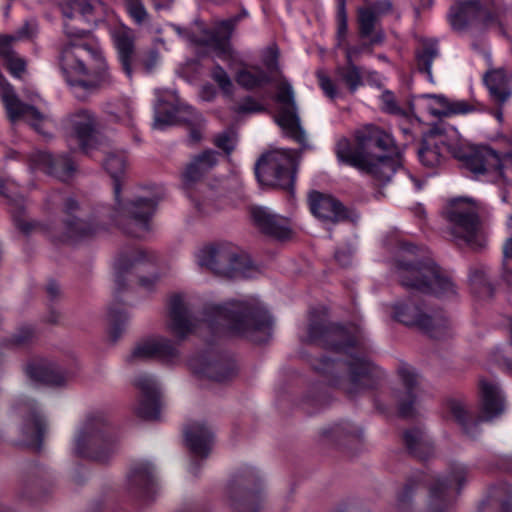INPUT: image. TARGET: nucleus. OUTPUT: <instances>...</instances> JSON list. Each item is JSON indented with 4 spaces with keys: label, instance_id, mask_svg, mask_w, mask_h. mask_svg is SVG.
Instances as JSON below:
<instances>
[{
    "label": "nucleus",
    "instance_id": "obj_55",
    "mask_svg": "<svg viewBox=\"0 0 512 512\" xmlns=\"http://www.w3.org/2000/svg\"><path fill=\"white\" fill-rule=\"evenodd\" d=\"M470 281L475 287L483 290V293H486L487 296L492 295L491 285L489 284L486 278V274L483 270L476 269L472 271L470 274Z\"/></svg>",
    "mask_w": 512,
    "mask_h": 512
},
{
    "label": "nucleus",
    "instance_id": "obj_42",
    "mask_svg": "<svg viewBox=\"0 0 512 512\" xmlns=\"http://www.w3.org/2000/svg\"><path fill=\"white\" fill-rule=\"evenodd\" d=\"M440 145L447 149L448 145H445L443 141L436 136H430L422 142L418 150V157L424 166L435 167L441 162L442 148Z\"/></svg>",
    "mask_w": 512,
    "mask_h": 512
},
{
    "label": "nucleus",
    "instance_id": "obj_63",
    "mask_svg": "<svg viewBox=\"0 0 512 512\" xmlns=\"http://www.w3.org/2000/svg\"><path fill=\"white\" fill-rule=\"evenodd\" d=\"M215 144L217 147L223 149L226 152L233 150L232 138L227 134H221L216 137Z\"/></svg>",
    "mask_w": 512,
    "mask_h": 512
},
{
    "label": "nucleus",
    "instance_id": "obj_29",
    "mask_svg": "<svg viewBox=\"0 0 512 512\" xmlns=\"http://www.w3.org/2000/svg\"><path fill=\"white\" fill-rule=\"evenodd\" d=\"M21 410L25 413L21 429L23 441L28 446L39 448L47 429L45 418L40 414L34 402L24 404Z\"/></svg>",
    "mask_w": 512,
    "mask_h": 512
},
{
    "label": "nucleus",
    "instance_id": "obj_13",
    "mask_svg": "<svg viewBox=\"0 0 512 512\" xmlns=\"http://www.w3.org/2000/svg\"><path fill=\"white\" fill-rule=\"evenodd\" d=\"M469 474L470 469L465 464L451 463L447 475L436 477L429 486L427 512H449L453 491L461 489Z\"/></svg>",
    "mask_w": 512,
    "mask_h": 512
},
{
    "label": "nucleus",
    "instance_id": "obj_15",
    "mask_svg": "<svg viewBox=\"0 0 512 512\" xmlns=\"http://www.w3.org/2000/svg\"><path fill=\"white\" fill-rule=\"evenodd\" d=\"M157 262V256L152 252H147L138 248H127L122 250L114 264L115 283L120 290L125 286L124 279L127 274L135 273L139 277V284L150 289L158 280V276L153 274L151 277H142L140 273L150 271Z\"/></svg>",
    "mask_w": 512,
    "mask_h": 512
},
{
    "label": "nucleus",
    "instance_id": "obj_26",
    "mask_svg": "<svg viewBox=\"0 0 512 512\" xmlns=\"http://www.w3.org/2000/svg\"><path fill=\"white\" fill-rule=\"evenodd\" d=\"M309 206L313 215L324 222L338 223L348 218L344 206L330 195L311 192Z\"/></svg>",
    "mask_w": 512,
    "mask_h": 512
},
{
    "label": "nucleus",
    "instance_id": "obj_31",
    "mask_svg": "<svg viewBox=\"0 0 512 512\" xmlns=\"http://www.w3.org/2000/svg\"><path fill=\"white\" fill-rule=\"evenodd\" d=\"M251 213L255 225L264 234L281 240L289 237L290 229L286 219L280 218L262 207L253 208Z\"/></svg>",
    "mask_w": 512,
    "mask_h": 512
},
{
    "label": "nucleus",
    "instance_id": "obj_3",
    "mask_svg": "<svg viewBox=\"0 0 512 512\" xmlns=\"http://www.w3.org/2000/svg\"><path fill=\"white\" fill-rule=\"evenodd\" d=\"M67 41L60 47L59 68L75 90L94 92L111 83L103 53L90 33L76 25L73 14L62 9Z\"/></svg>",
    "mask_w": 512,
    "mask_h": 512
},
{
    "label": "nucleus",
    "instance_id": "obj_12",
    "mask_svg": "<svg viewBox=\"0 0 512 512\" xmlns=\"http://www.w3.org/2000/svg\"><path fill=\"white\" fill-rule=\"evenodd\" d=\"M185 123L189 126V138L197 143L202 138L204 126L203 117L195 112L190 106H178L164 101L157 91V101L154 106L153 128L163 130L169 126Z\"/></svg>",
    "mask_w": 512,
    "mask_h": 512
},
{
    "label": "nucleus",
    "instance_id": "obj_48",
    "mask_svg": "<svg viewBox=\"0 0 512 512\" xmlns=\"http://www.w3.org/2000/svg\"><path fill=\"white\" fill-rule=\"evenodd\" d=\"M415 486V482L409 480L398 493L395 504L398 512H412V495Z\"/></svg>",
    "mask_w": 512,
    "mask_h": 512
},
{
    "label": "nucleus",
    "instance_id": "obj_47",
    "mask_svg": "<svg viewBox=\"0 0 512 512\" xmlns=\"http://www.w3.org/2000/svg\"><path fill=\"white\" fill-rule=\"evenodd\" d=\"M493 504L499 506V512H512V487L506 483L493 486L489 490Z\"/></svg>",
    "mask_w": 512,
    "mask_h": 512
},
{
    "label": "nucleus",
    "instance_id": "obj_45",
    "mask_svg": "<svg viewBox=\"0 0 512 512\" xmlns=\"http://www.w3.org/2000/svg\"><path fill=\"white\" fill-rule=\"evenodd\" d=\"M427 329L420 327L424 333L434 339H444L452 335V326L449 319L442 313L428 315Z\"/></svg>",
    "mask_w": 512,
    "mask_h": 512
},
{
    "label": "nucleus",
    "instance_id": "obj_53",
    "mask_svg": "<svg viewBox=\"0 0 512 512\" xmlns=\"http://www.w3.org/2000/svg\"><path fill=\"white\" fill-rule=\"evenodd\" d=\"M318 83L324 94L330 98L335 99L339 95V89L334 81L322 70L316 73Z\"/></svg>",
    "mask_w": 512,
    "mask_h": 512
},
{
    "label": "nucleus",
    "instance_id": "obj_18",
    "mask_svg": "<svg viewBox=\"0 0 512 512\" xmlns=\"http://www.w3.org/2000/svg\"><path fill=\"white\" fill-rule=\"evenodd\" d=\"M134 386L139 391L136 415L142 419H156L162 406L160 384L154 376L142 373L135 377Z\"/></svg>",
    "mask_w": 512,
    "mask_h": 512
},
{
    "label": "nucleus",
    "instance_id": "obj_2",
    "mask_svg": "<svg viewBox=\"0 0 512 512\" xmlns=\"http://www.w3.org/2000/svg\"><path fill=\"white\" fill-rule=\"evenodd\" d=\"M272 320L267 310L256 300L229 301L224 305L207 304L196 313L184 295H173L169 303L167 327L179 340L196 333L202 326H221L235 335L253 342H265L270 336Z\"/></svg>",
    "mask_w": 512,
    "mask_h": 512
},
{
    "label": "nucleus",
    "instance_id": "obj_50",
    "mask_svg": "<svg viewBox=\"0 0 512 512\" xmlns=\"http://www.w3.org/2000/svg\"><path fill=\"white\" fill-rule=\"evenodd\" d=\"M251 482L252 480L250 478H239L238 480L235 481V483L229 486L228 494L231 498H234L237 488L239 486H243V493L245 496L244 510H248V512H257V509L249 507V501H251L255 497V494L249 489V485Z\"/></svg>",
    "mask_w": 512,
    "mask_h": 512
},
{
    "label": "nucleus",
    "instance_id": "obj_39",
    "mask_svg": "<svg viewBox=\"0 0 512 512\" xmlns=\"http://www.w3.org/2000/svg\"><path fill=\"white\" fill-rule=\"evenodd\" d=\"M393 310L394 318L407 326H416L419 329L420 327H424L427 329V321L431 320L428 314L424 313L422 309L411 300L396 303Z\"/></svg>",
    "mask_w": 512,
    "mask_h": 512
},
{
    "label": "nucleus",
    "instance_id": "obj_58",
    "mask_svg": "<svg viewBox=\"0 0 512 512\" xmlns=\"http://www.w3.org/2000/svg\"><path fill=\"white\" fill-rule=\"evenodd\" d=\"M198 23H202L201 21L199 20H196L189 28H181L179 26H173L174 29L177 31V33L182 36L184 39H186L187 41L193 43V44H196V45H210V43H206V42H198L196 41L194 38V35H199L200 34V30L196 27V25Z\"/></svg>",
    "mask_w": 512,
    "mask_h": 512
},
{
    "label": "nucleus",
    "instance_id": "obj_4",
    "mask_svg": "<svg viewBox=\"0 0 512 512\" xmlns=\"http://www.w3.org/2000/svg\"><path fill=\"white\" fill-rule=\"evenodd\" d=\"M355 138V147L347 139L337 142L338 160L367 174L379 185L390 182L396 171L402 167L400 155L391 157L385 154L393 145L392 137L381 128L370 124L358 129Z\"/></svg>",
    "mask_w": 512,
    "mask_h": 512
},
{
    "label": "nucleus",
    "instance_id": "obj_17",
    "mask_svg": "<svg viewBox=\"0 0 512 512\" xmlns=\"http://www.w3.org/2000/svg\"><path fill=\"white\" fill-rule=\"evenodd\" d=\"M242 18L243 15L238 14L228 19L214 20L212 29L207 28L204 23H198L196 27L200 30V34L194 35L193 39L198 42L210 43L211 46L216 48L217 55L220 58H229L231 56L229 40L236 25Z\"/></svg>",
    "mask_w": 512,
    "mask_h": 512
},
{
    "label": "nucleus",
    "instance_id": "obj_41",
    "mask_svg": "<svg viewBox=\"0 0 512 512\" xmlns=\"http://www.w3.org/2000/svg\"><path fill=\"white\" fill-rule=\"evenodd\" d=\"M403 439L409 451L418 458L425 459L433 452L431 440L419 428L405 431Z\"/></svg>",
    "mask_w": 512,
    "mask_h": 512
},
{
    "label": "nucleus",
    "instance_id": "obj_25",
    "mask_svg": "<svg viewBox=\"0 0 512 512\" xmlns=\"http://www.w3.org/2000/svg\"><path fill=\"white\" fill-rule=\"evenodd\" d=\"M31 169H39L61 181L68 180L75 171L74 162L65 155L52 156L51 154L36 150L29 156Z\"/></svg>",
    "mask_w": 512,
    "mask_h": 512
},
{
    "label": "nucleus",
    "instance_id": "obj_59",
    "mask_svg": "<svg viewBox=\"0 0 512 512\" xmlns=\"http://www.w3.org/2000/svg\"><path fill=\"white\" fill-rule=\"evenodd\" d=\"M366 8H371L377 18L389 14L392 11L393 5L390 0H377L364 5Z\"/></svg>",
    "mask_w": 512,
    "mask_h": 512
},
{
    "label": "nucleus",
    "instance_id": "obj_5",
    "mask_svg": "<svg viewBox=\"0 0 512 512\" xmlns=\"http://www.w3.org/2000/svg\"><path fill=\"white\" fill-rule=\"evenodd\" d=\"M104 166L113 179L115 208L110 215L111 221L127 235L137 238L145 236L151 229V219L161 196L139 195L123 200L120 179L125 171L126 157L123 154H110Z\"/></svg>",
    "mask_w": 512,
    "mask_h": 512
},
{
    "label": "nucleus",
    "instance_id": "obj_62",
    "mask_svg": "<svg viewBox=\"0 0 512 512\" xmlns=\"http://www.w3.org/2000/svg\"><path fill=\"white\" fill-rule=\"evenodd\" d=\"M123 111L111 112L114 120L124 125H130L132 120V109L127 103H123Z\"/></svg>",
    "mask_w": 512,
    "mask_h": 512
},
{
    "label": "nucleus",
    "instance_id": "obj_27",
    "mask_svg": "<svg viewBox=\"0 0 512 512\" xmlns=\"http://www.w3.org/2000/svg\"><path fill=\"white\" fill-rule=\"evenodd\" d=\"M157 477L153 465L146 461L132 465L128 473L129 490L139 497H150L156 489Z\"/></svg>",
    "mask_w": 512,
    "mask_h": 512
},
{
    "label": "nucleus",
    "instance_id": "obj_37",
    "mask_svg": "<svg viewBox=\"0 0 512 512\" xmlns=\"http://www.w3.org/2000/svg\"><path fill=\"white\" fill-rule=\"evenodd\" d=\"M377 15L371 8L365 6L357 10L358 33L361 38H370L371 45H378L384 41V33L378 28Z\"/></svg>",
    "mask_w": 512,
    "mask_h": 512
},
{
    "label": "nucleus",
    "instance_id": "obj_7",
    "mask_svg": "<svg viewBox=\"0 0 512 512\" xmlns=\"http://www.w3.org/2000/svg\"><path fill=\"white\" fill-rule=\"evenodd\" d=\"M116 437L102 412L88 414L77 427L72 453L80 458L104 463L114 453Z\"/></svg>",
    "mask_w": 512,
    "mask_h": 512
},
{
    "label": "nucleus",
    "instance_id": "obj_6",
    "mask_svg": "<svg viewBox=\"0 0 512 512\" xmlns=\"http://www.w3.org/2000/svg\"><path fill=\"white\" fill-rule=\"evenodd\" d=\"M423 248L403 243L396 260V273L402 286L438 296L455 294V285L429 259H422Z\"/></svg>",
    "mask_w": 512,
    "mask_h": 512
},
{
    "label": "nucleus",
    "instance_id": "obj_43",
    "mask_svg": "<svg viewBox=\"0 0 512 512\" xmlns=\"http://www.w3.org/2000/svg\"><path fill=\"white\" fill-rule=\"evenodd\" d=\"M237 83L247 89L253 90L270 82L268 74L258 66L245 67L236 74Z\"/></svg>",
    "mask_w": 512,
    "mask_h": 512
},
{
    "label": "nucleus",
    "instance_id": "obj_20",
    "mask_svg": "<svg viewBox=\"0 0 512 512\" xmlns=\"http://www.w3.org/2000/svg\"><path fill=\"white\" fill-rule=\"evenodd\" d=\"M399 386L394 390V398L397 401L399 413L403 417L412 416L414 405L419 395V376L415 370L407 365L398 369Z\"/></svg>",
    "mask_w": 512,
    "mask_h": 512
},
{
    "label": "nucleus",
    "instance_id": "obj_11",
    "mask_svg": "<svg viewBox=\"0 0 512 512\" xmlns=\"http://www.w3.org/2000/svg\"><path fill=\"white\" fill-rule=\"evenodd\" d=\"M296 158L292 150H274L264 154L255 165V174L262 185L292 189Z\"/></svg>",
    "mask_w": 512,
    "mask_h": 512
},
{
    "label": "nucleus",
    "instance_id": "obj_32",
    "mask_svg": "<svg viewBox=\"0 0 512 512\" xmlns=\"http://www.w3.org/2000/svg\"><path fill=\"white\" fill-rule=\"evenodd\" d=\"M111 35L118 51L122 69L128 77H131L135 42L134 32L128 27L120 26L114 28Z\"/></svg>",
    "mask_w": 512,
    "mask_h": 512
},
{
    "label": "nucleus",
    "instance_id": "obj_60",
    "mask_svg": "<svg viewBox=\"0 0 512 512\" xmlns=\"http://www.w3.org/2000/svg\"><path fill=\"white\" fill-rule=\"evenodd\" d=\"M278 49L276 46H269L265 52L263 63L270 72L278 70Z\"/></svg>",
    "mask_w": 512,
    "mask_h": 512
},
{
    "label": "nucleus",
    "instance_id": "obj_57",
    "mask_svg": "<svg viewBox=\"0 0 512 512\" xmlns=\"http://www.w3.org/2000/svg\"><path fill=\"white\" fill-rule=\"evenodd\" d=\"M160 62V54L156 48H150L147 50L142 58L141 64L144 70L148 73L152 72Z\"/></svg>",
    "mask_w": 512,
    "mask_h": 512
},
{
    "label": "nucleus",
    "instance_id": "obj_64",
    "mask_svg": "<svg viewBox=\"0 0 512 512\" xmlns=\"http://www.w3.org/2000/svg\"><path fill=\"white\" fill-rule=\"evenodd\" d=\"M335 259L341 266L346 267L351 263V253L349 251H337Z\"/></svg>",
    "mask_w": 512,
    "mask_h": 512
},
{
    "label": "nucleus",
    "instance_id": "obj_8",
    "mask_svg": "<svg viewBox=\"0 0 512 512\" xmlns=\"http://www.w3.org/2000/svg\"><path fill=\"white\" fill-rule=\"evenodd\" d=\"M481 410L474 419L469 413L466 404L458 399L448 401V410L453 419L462 427L464 433L470 438L479 435V423L492 421L505 411V398L497 382L489 379L479 380Z\"/></svg>",
    "mask_w": 512,
    "mask_h": 512
},
{
    "label": "nucleus",
    "instance_id": "obj_44",
    "mask_svg": "<svg viewBox=\"0 0 512 512\" xmlns=\"http://www.w3.org/2000/svg\"><path fill=\"white\" fill-rule=\"evenodd\" d=\"M439 51L437 43L434 40H423L416 50L417 68L425 73L430 82H432L431 64L438 57Z\"/></svg>",
    "mask_w": 512,
    "mask_h": 512
},
{
    "label": "nucleus",
    "instance_id": "obj_22",
    "mask_svg": "<svg viewBox=\"0 0 512 512\" xmlns=\"http://www.w3.org/2000/svg\"><path fill=\"white\" fill-rule=\"evenodd\" d=\"M192 371L201 378L215 382H224L235 374V365L232 361L212 355H200L189 361Z\"/></svg>",
    "mask_w": 512,
    "mask_h": 512
},
{
    "label": "nucleus",
    "instance_id": "obj_61",
    "mask_svg": "<svg viewBox=\"0 0 512 512\" xmlns=\"http://www.w3.org/2000/svg\"><path fill=\"white\" fill-rule=\"evenodd\" d=\"M381 100L385 111L393 114H399L401 112V109L397 106L395 97L391 92H383Z\"/></svg>",
    "mask_w": 512,
    "mask_h": 512
},
{
    "label": "nucleus",
    "instance_id": "obj_21",
    "mask_svg": "<svg viewBox=\"0 0 512 512\" xmlns=\"http://www.w3.org/2000/svg\"><path fill=\"white\" fill-rule=\"evenodd\" d=\"M99 123L93 112L80 109L69 116L66 131L69 141H75L79 149L87 151Z\"/></svg>",
    "mask_w": 512,
    "mask_h": 512
},
{
    "label": "nucleus",
    "instance_id": "obj_36",
    "mask_svg": "<svg viewBox=\"0 0 512 512\" xmlns=\"http://www.w3.org/2000/svg\"><path fill=\"white\" fill-rule=\"evenodd\" d=\"M480 13V2L478 0H468L457 2L452 6L448 18L454 29L461 30L474 22L480 16Z\"/></svg>",
    "mask_w": 512,
    "mask_h": 512
},
{
    "label": "nucleus",
    "instance_id": "obj_56",
    "mask_svg": "<svg viewBox=\"0 0 512 512\" xmlns=\"http://www.w3.org/2000/svg\"><path fill=\"white\" fill-rule=\"evenodd\" d=\"M265 108L258 101L252 97H246L243 101L234 108V112L242 113H258L264 111Z\"/></svg>",
    "mask_w": 512,
    "mask_h": 512
},
{
    "label": "nucleus",
    "instance_id": "obj_54",
    "mask_svg": "<svg viewBox=\"0 0 512 512\" xmlns=\"http://www.w3.org/2000/svg\"><path fill=\"white\" fill-rule=\"evenodd\" d=\"M13 213V219L16 227L25 234L32 232L39 226L32 222L19 207H16Z\"/></svg>",
    "mask_w": 512,
    "mask_h": 512
},
{
    "label": "nucleus",
    "instance_id": "obj_46",
    "mask_svg": "<svg viewBox=\"0 0 512 512\" xmlns=\"http://www.w3.org/2000/svg\"><path fill=\"white\" fill-rule=\"evenodd\" d=\"M128 320L129 316L126 311L110 308L108 335L113 342L117 341L126 331Z\"/></svg>",
    "mask_w": 512,
    "mask_h": 512
},
{
    "label": "nucleus",
    "instance_id": "obj_35",
    "mask_svg": "<svg viewBox=\"0 0 512 512\" xmlns=\"http://www.w3.org/2000/svg\"><path fill=\"white\" fill-rule=\"evenodd\" d=\"M484 83L490 97L497 105H503L511 96L508 77L503 68L490 69L484 75Z\"/></svg>",
    "mask_w": 512,
    "mask_h": 512
},
{
    "label": "nucleus",
    "instance_id": "obj_51",
    "mask_svg": "<svg viewBox=\"0 0 512 512\" xmlns=\"http://www.w3.org/2000/svg\"><path fill=\"white\" fill-rule=\"evenodd\" d=\"M126 8L130 15V17L134 20V22L138 25L145 24L148 21L149 15L144 7V5L140 2V0H125Z\"/></svg>",
    "mask_w": 512,
    "mask_h": 512
},
{
    "label": "nucleus",
    "instance_id": "obj_33",
    "mask_svg": "<svg viewBox=\"0 0 512 512\" xmlns=\"http://www.w3.org/2000/svg\"><path fill=\"white\" fill-rule=\"evenodd\" d=\"M184 435L186 445L194 457H207L212 444V433L208 427L202 423H193L185 429Z\"/></svg>",
    "mask_w": 512,
    "mask_h": 512
},
{
    "label": "nucleus",
    "instance_id": "obj_52",
    "mask_svg": "<svg viewBox=\"0 0 512 512\" xmlns=\"http://www.w3.org/2000/svg\"><path fill=\"white\" fill-rule=\"evenodd\" d=\"M212 79L218 84L225 95H232L233 83L226 71L219 65H216L211 71Z\"/></svg>",
    "mask_w": 512,
    "mask_h": 512
},
{
    "label": "nucleus",
    "instance_id": "obj_28",
    "mask_svg": "<svg viewBox=\"0 0 512 512\" xmlns=\"http://www.w3.org/2000/svg\"><path fill=\"white\" fill-rule=\"evenodd\" d=\"M33 27L26 23L15 35H0V56L5 60L10 73L15 77H21L25 72V60L19 57L11 47V43L17 40L30 38Z\"/></svg>",
    "mask_w": 512,
    "mask_h": 512
},
{
    "label": "nucleus",
    "instance_id": "obj_10",
    "mask_svg": "<svg viewBox=\"0 0 512 512\" xmlns=\"http://www.w3.org/2000/svg\"><path fill=\"white\" fill-rule=\"evenodd\" d=\"M201 268L219 277L236 278L246 276L248 259L232 244H213L201 249L197 254Z\"/></svg>",
    "mask_w": 512,
    "mask_h": 512
},
{
    "label": "nucleus",
    "instance_id": "obj_19",
    "mask_svg": "<svg viewBox=\"0 0 512 512\" xmlns=\"http://www.w3.org/2000/svg\"><path fill=\"white\" fill-rule=\"evenodd\" d=\"M0 97L6 108L8 117L15 122L24 119L38 132H42L43 124L48 116L38 111L35 107L24 104L16 96L12 86L4 81L0 74Z\"/></svg>",
    "mask_w": 512,
    "mask_h": 512
},
{
    "label": "nucleus",
    "instance_id": "obj_14",
    "mask_svg": "<svg viewBox=\"0 0 512 512\" xmlns=\"http://www.w3.org/2000/svg\"><path fill=\"white\" fill-rule=\"evenodd\" d=\"M63 201V219L62 232L59 235H54L63 242H76L78 240L87 238L94 235L101 229L105 228V222L96 220L94 218L82 219L78 217L77 213L80 211L79 203L72 196L61 198L59 193L49 197V201L57 203L58 200Z\"/></svg>",
    "mask_w": 512,
    "mask_h": 512
},
{
    "label": "nucleus",
    "instance_id": "obj_30",
    "mask_svg": "<svg viewBox=\"0 0 512 512\" xmlns=\"http://www.w3.org/2000/svg\"><path fill=\"white\" fill-rule=\"evenodd\" d=\"M217 161V153L212 150L194 156L182 173L186 189L192 188L199 182L217 164Z\"/></svg>",
    "mask_w": 512,
    "mask_h": 512
},
{
    "label": "nucleus",
    "instance_id": "obj_16",
    "mask_svg": "<svg viewBox=\"0 0 512 512\" xmlns=\"http://www.w3.org/2000/svg\"><path fill=\"white\" fill-rule=\"evenodd\" d=\"M276 88L275 100L279 104V111L275 120L287 136L304 145L306 135L300 125L293 87L286 79H283L279 81Z\"/></svg>",
    "mask_w": 512,
    "mask_h": 512
},
{
    "label": "nucleus",
    "instance_id": "obj_9",
    "mask_svg": "<svg viewBox=\"0 0 512 512\" xmlns=\"http://www.w3.org/2000/svg\"><path fill=\"white\" fill-rule=\"evenodd\" d=\"M481 205L472 198L458 197L448 201L442 215L446 230L453 240L471 248L481 246L479 238Z\"/></svg>",
    "mask_w": 512,
    "mask_h": 512
},
{
    "label": "nucleus",
    "instance_id": "obj_1",
    "mask_svg": "<svg viewBox=\"0 0 512 512\" xmlns=\"http://www.w3.org/2000/svg\"><path fill=\"white\" fill-rule=\"evenodd\" d=\"M303 341L343 356V359H334L323 355L310 360L313 370L330 386L354 397L376 385L379 370L368 359L349 352L361 343V332L356 326L343 327L323 319L310 320Z\"/></svg>",
    "mask_w": 512,
    "mask_h": 512
},
{
    "label": "nucleus",
    "instance_id": "obj_23",
    "mask_svg": "<svg viewBox=\"0 0 512 512\" xmlns=\"http://www.w3.org/2000/svg\"><path fill=\"white\" fill-rule=\"evenodd\" d=\"M178 357L179 351L175 343L159 336L139 343L129 355L128 361L156 358L164 362H173Z\"/></svg>",
    "mask_w": 512,
    "mask_h": 512
},
{
    "label": "nucleus",
    "instance_id": "obj_24",
    "mask_svg": "<svg viewBox=\"0 0 512 512\" xmlns=\"http://www.w3.org/2000/svg\"><path fill=\"white\" fill-rule=\"evenodd\" d=\"M360 55L361 49L359 48H345V64L339 65L335 69L337 80L343 83L351 93H354L365 84L366 80L375 75L374 72L355 64V60Z\"/></svg>",
    "mask_w": 512,
    "mask_h": 512
},
{
    "label": "nucleus",
    "instance_id": "obj_40",
    "mask_svg": "<svg viewBox=\"0 0 512 512\" xmlns=\"http://www.w3.org/2000/svg\"><path fill=\"white\" fill-rule=\"evenodd\" d=\"M423 98L432 99L439 106L438 108L429 106V112L434 116H451L457 114H466L474 111V107L464 100H449L443 95L426 94Z\"/></svg>",
    "mask_w": 512,
    "mask_h": 512
},
{
    "label": "nucleus",
    "instance_id": "obj_49",
    "mask_svg": "<svg viewBox=\"0 0 512 512\" xmlns=\"http://www.w3.org/2000/svg\"><path fill=\"white\" fill-rule=\"evenodd\" d=\"M62 9H67L68 12L73 14L77 22H81L93 10L92 3L87 0H70V2Z\"/></svg>",
    "mask_w": 512,
    "mask_h": 512
},
{
    "label": "nucleus",
    "instance_id": "obj_34",
    "mask_svg": "<svg viewBox=\"0 0 512 512\" xmlns=\"http://www.w3.org/2000/svg\"><path fill=\"white\" fill-rule=\"evenodd\" d=\"M321 433L327 440L346 445L347 443L360 441L363 430L359 425L349 420H340L324 427Z\"/></svg>",
    "mask_w": 512,
    "mask_h": 512
},
{
    "label": "nucleus",
    "instance_id": "obj_38",
    "mask_svg": "<svg viewBox=\"0 0 512 512\" xmlns=\"http://www.w3.org/2000/svg\"><path fill=\"white\" fill-rule=\"evenodd\" d=\"M27 375L37 381L48 385L60 386L65 383V373L55 364L38 362L27 366Z\"/></svg>",
    "mask_w": 512,
    "mask_h": 512
}]
</instances>
